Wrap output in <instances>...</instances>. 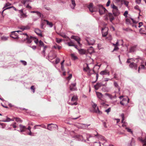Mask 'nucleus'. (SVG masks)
Returning <instances> with one entry per match:
<instances>
[{"label":"nucleus","mask_w":146,"mask_h":146,"mask_svg":"<svg viewBox=\"0 0 146 146\" xmlns=\"http://www.w3.org/2000/svg\"><path fill=\"white\" fill-rule=\"evenodd\" d=\"M125 129L127 130L129 132H131V133H132V131H131V129H130L128 128V127H126Z\"/></svg>","instance_id":"3c124183"},{"label":"nucleus","mask_w":146,"mask_h":146,"mask_svg":"<svg viewBox=\"0 0 146 146\" xmlns=\"http://www.w3.org/2000/svg\"><path fill=\"white\" fill-rule=\"evenodd\" d=\"M129 66L130 68L136 70L137 69V64L133 62L130 63Z\"/></svg>","instance_id":"6e6552de"},{"label":"nucleus","mask_w":146,"mask_h":146,"mask_svg":"<svg viewBox=\"0 0 146 146\" xmlns=\"http://www.w3.org/2000/svg\"><path fill=\"white\" fill-rule=\"evenodd\" d=\"M11 5V3H6L4 7H3V9H4V8H6V7H7Z\"/></svg>","instance_id":"a19ab883"},{"label":"nucleus","mask_w":146,"mask_h":146,"mask_svg":"<svg viewBox=\"0 0 146 146\" xmlns=\"http://www.w3.org/2000/svg\"><path fill=\"white\" fill-rule=\"evenodd\" d=\"M88 8L90 11L92 13L97 11H98L97 8H98L99 11L100 15L103 14L107 11L105 8L100 5H98L97 7H94L92 3H90L88 6Z\"/></svg>","instance_id":"f257e3e1"},{"label":"nucleus","mask_w":146,"mask_h":146,"mask_svg":"<svg viewBox=\"0 0 146 146\" xmlns=\"http://www.w3.org/2000/svg\"><path fill=\"white\" fill-rule=\"evenodd\" d=\"M54 48H55L56 49L58 48V49L59 50L61 48V47L58 45L54 46H53Z\"/></svg>","instance_id":"49530a36"},{"label":"nucleus","mask_w":146,"mask_h":146,"mask_svg":"<svg viewBox=\"0 0 146 146\" xmlns=\"http://www.w3.org/2000/svg\"><path fill=\"white\" fill-rule=\"evenodd\" d=\"M72 77V74H70L69 75V76L67 77V79L69 80Z\"/></svg>","instance_id":"0e129e2a"},{"label":"nucleus","mask_w":146,"mask_h":146,"mask_svg":"<svg viewBox=\"0 0 146 146\" xmlns=\"http://www.w3.org/2000/svg\"><path fill=\"white\" fill-rule=\"evenodd\" d=\"M94 146H101L100 144V143L95 142L94 144Z\"/></svg>","instance_id":"37998d69"},{"label":"nucleus","mask_w":146,"mask_h":146,"mask_svg":"<svg viewBox=\"0 0 146 146\" xmlns=\"http://www.w3.org/2000/svg\"><path fill=\"white\" fill-rule=\"evenodd\" d=\"M20 32V31H13L12 32V35L10 36L12 38L15 39H17L18 38V36L15 34V33L16 32H17L19 33V32Z\"/></svg>","instance_id":"1a4fd4ad"},{"label":"nucleus","mask_w":146,"mask_h":146,"mask_svg":"<svg viewBox=\"0 0 146 146\" xmlns=\"http://www.w3.org/2000/svg\"><path fill=\"white\" fill-rule=\"evenodd\" d=\"M141 0H136V2L137 4H139L140 3Z\"/></svg>","instance_id":"338daca9"},{"label":"nucleus","mask_w":146,"mask_h":146,"mask_svg":"<svg viewBox=\"0 0 146 146\" xmlns=\"http://www.w3.org/2000/svg\"><path fill=\"white\" fill-rule=\"evenodd\" d=\"M134 8L136 10H138L140 12V11L139 9V7L138 6H135L134 7Z\"/></svg>","instance_id":"bf43d9fd"},{"label":"nucleus","mask_w":146,"mask_h":146,"mask_svg":"<svg viewBox=\"0 0 146 146\" xmlns=\"http://www.w3.org/2000/svg\"><path fill=\"white\" fill-rule=\"evenodd\" d=\"M86 67H84L83 68V70L84 71L86 72H90V68L88 66V64H86Z\"/></svg>","instance_id":"aec40b11"},{"label":"nucleus","mask_w":146,"mask_h":146,"mask_svg":"<svg viewBox=\"0 0 146 146\" xmlns=\"http://www.w3.org/2000/svg\"><path fill=\"white\" fill-rule=\"evenodd\" d=\"M38 42L39 44V46H44V44L42 41L40 40Z\"/></svg>","instance_id":"79ce46f5"},{"label":"nucleus","mask_w":146,"mask_h":146,"mask_svg":"<svg viewBox=\"0 0 146 146\" xmlns=\"http://www.w3.org/2000/svg\"><path fill=\"white\" fill-rule=\"evenodd\" d=\"M69 104L71 105H76L77 104V103L76 102H75L74 103H69Z\"/></svg>","instance_id":"4d7b16f0"},{"label":"nucleus","mask_w":146,"mask_h":146,"mask_svg":"<svg viewBox=\"0 0 146 146\" xmlns=\"http://www.w3.org/2000/svg\"><path fill=\"white\" fill-rule=\"evenodd\" d=\"M16 123H14L13 124H12V126H13V127L14 128H16L17 127L16 125Z\"/></svg>","instance_id":"69168bd1"},{"label":"nucleus","mask_w":146,"mask_h":146,"mask_svg":"<svg viewBox=\"0 0 146 146\" xmlns=\"http://www.w3.org/2000/svg\"><path fill=\"white\" fill-rule=\"evenodd\" d=\"M110 0H108L107 4L106 5L107 7H108L110 5Z\"/></svg>","instance_id":"13d9d810"},{"label":"nucleus","mask_w":146,"mask_h":146,"mask_svg":"<svg viewBox=\"0 0 146 146\" xmlns=\"http://www.w3.org/2000/svg\"><path fill=\"white\" fill-rule=\"evenodd\" d=\"M106 39L108 40H111L112 39V37L111 35H109L106 38Z\"/></svg>","instance_id":"603ef678"},{"label":"nucleus","mask_w":146,"mask_h":146,"mask_svg":"<svg viewBox=\"0 0 146 146\" xmlns=\"http://www.w3.org/2000/svg\"><path fill=\"white\" fill-rule=\"evenodd\" d=\"M128 14V12L127 11H126L124 13V15L125 17H127V15Z\"/></svg>","instance_id":"052dcab7"},{"label":"nucleus","mask_w":146,"mask_h":146,"mask_svg":"<svg viewBox=\"0 0 146 146\" xmlns=\"http://www.w3.org/2000/svg\"><path fill=\"white\" fill-rule=\"evenodd\" d=\"M57 128L58 126L57 125L51 124L48 125L47 129L49 130H52L54 128L57 129Z\"/></svg>","instance_id":"20e7f679"},{"label":"nucleus","mask_w":146,"mask_h":146,"mask_svg":"<svg viewBox=\"0 0 146 146\" xmlns=\"http://www.w3.org/2000/svg\"><path fill=\"white\" fill-rule=\"evenodd\" d=\"M86 40L89 45H93L95 42L94 40L91 38H87Z\"/></svg>","instance_id":"39448f33"},{"label":"nucleus","mask_w":146,"mask_h":146,"mask_svg":"<svg viewBox=\"0 0 146 146\" xmlns=\"http://www.w3.org/2000/svg\"><path fill=\"white\" fill-rule=\"evenodd\" d=\"M94 135L95 136H98V137H99L100 136H101V135L98 134V133L96 131H94Z\"/></svg>","instance_id":"c03bdc74"},{"label":"nucleus","mask_w":146,"mask_h":146,"mask_svg":"<svg viewBox=\"0 0 146 146\" xmlns=\"http://www.w3.org/2000/svg\"><path fill=\"white\" fill-rule=\"evenodd\" d=\"M145 68V66L143 65H141L138 68V72H139V70L140 69H144Z\"/></svg>","instance_id":"f704fd0d"},{"label":"nucleus","mask_w":146,"mask_h":146,"mask_svg":"<svg viewBox=\"0 0 146 146\" xmlns=\"http://www.w3.org/2000/svg\"><path fill=\"white\" fill-rule=\"evenodd\" d=\"M119 41L121 43V45H123V40H117V42L116 43V44H113V45L114 46V48L113 50V51H114L115 50H117L119 48L117 46H119Z\"/></svg>","instance_id":"7ed1b4c3"},{"label":"nucleus","mask_w":146,"mask_h":146,"mask_svg":"<svg viewBox=\"0 0 146 146\" xmlns=\"http://www.w3.org/2000/svg\"><path fill=\"white\" fill-rule=\"evenodd\" d=\"M102 36L103 37L106 36L108 33V28L106 27L102 28Z\"/></svg>","instance_id":"423d86ee"},{"label":"nucleus","mask_w":146,"mask_h":146,"mask_svg":"<svg viewBox=\"0 0 146 146\" xmlns=\"http://www.w3.org/2000/svg\"><path fill=\"white\" fill-rule=\"evenodd\" d=\"M108 15L109 17L110 21L111 22L114 19V18L113 16L111 13H109Z\"/></svg>","instance_id":"5701e85b"},{"label":"nucleus","mask_w":146,"mask_h":146,"mask_svg":"<svg viewBox=\"0 0 146 146\" xmlns=\"http://www.w3.org/2000/svg\"><path fill=\"white\" fill-rule=\"evenodd\" d=\"M71 38L73 39L76 41L80 46L81 45L80 42V38L79 37L76 36H71Z\"/></svg>","instance_id":"9d476101"},{"label":"nucleus","mask_w":146,"mask_h":146,"mask_svg":"<svg viewBox=\"0 0 146 146\" xmlns=\"http://www.w3.org/2000/svg\"><path fill=\"white\" fill-rule=\"evenodd\" d=\"M71 56L72 59L73 60H75L78 59L77 57L74 54H72Z\"/></svg>","instance_id":"c756f323"},{"label":"nucleus","mask_w":146,"mask_h":146,"mask_svg":"<svg viewBox=\"0 0 146 146\" xmlns=\"http://www.w3.org/2000/svg\"><path fill=\"white\" fill-rule=\"evenodd\" d=\"M78 138L80 139H83V137L82 136V135H78Z\"/></svg>","instance_id":"774afa93"},{"label":"nucleus","mask_w":146,"mask_h":146,"mask_svg":"<svg viewBox=\"0 0 146 146\" xmlns=\"http://www.w3.org/2000/svg\"><path fill=\"white\" fill-rule=\"evenodd\" d=\"M19 126L20 129V132H21L25 131L27 129L25 126H23L21 124Z\"/></svg>","instance_id":"f8f14e48"},{"label":"nucleus","mask_w":146,"mask_h":146,"mask_svg":"<svg viewBox=\"0 0 146 146\" xmlns=\"http://www.w3.org/2000/svg\"><path fill=\"white\" fill-rule=\"evenodd\" d=\"M96 94L97 96V97L100 100H102V98L103 96V95L102 94L98 92H96Z\"/></svg>","instance_id":"f3484780"},{"label":"nucleus","mask_w":146,"mask_h":146,"mask_svg":"<svg viewBox=\"0 0 146 146\" xmlns=\"http://www.w3.org/2000/svg\"><path fill=\"white\" fill-rule=\"evenodd\" d=\"M111 8L113 9L112 10H116V9H117V7L113 4L111 5Z\"/></svg>","instance_id":"4c0bfd02"},{"label":"nucleus","mask_w":146,"mask_h":146,"mask_svg":"<svg viewBox=\"0 0 146 146\" xmlns=\"http://www.w3.org/2000/svg\"><path fill=\"white\" fill-rule=\"evenodd\" d=\"M44 21L46 22V24L47 25L49 26L50 27H52L53 24L51 22H50L47 20H45Z\"/></svg>","instance_id":"7c9ffc66"},{"label":"nucleus","mask_w":146,"mask_h":146,"mask_svg":"<svg viewBox=\"0 0 146 146\" xmlns=\"http://www.w3.org/2000/svg\"><path fill=\"white\" fill-rule=\"evenodd\" d=\"M130 60H131L132 61H133V59H127V62L128 63H131V61Z\"/></svg>","instance_id":"680f3d73"},{"label":"nucleus","mask_w":146,"mask_h":146,"mask_svg":"<svg viewBox=\"0 0 146 146\" xmlns=\"http://www.w3.org/2000/svg\"><path fill=\"white\" fill-rule=\"evenodd\" d=\"M102 85V84L101 83H98L96 85L94 86V88L96 90H97Z\"/></svg>","instance_id":"412c9836"},{"label":"nucleus","mask_w":146,"mask_h":146,"mask_svg":"<svg viewBox=\"0 0 146 146\" xmlns=\"http://www.w3.org/2000/svg\"><path fill=\"white\" fill-rule=\"evenodd\" d=\"M124 4L126 6V7H128L129 4V2L124 1Z\"/></svg>","instance_id":"5fc2aeb1"},{"label":"nucleus","mask_w":146,"mask_h":146,"mask_svg":"<svg viewBox=\"0 0 146 146\" xmlns=\"http://www.w3.org/2000/svg\"><path fill=\"white\" fill-rule=\"evenodd\" d=\"M77 99V97L76 96H73L71 99V101L72 102H76Z\"/></svg>","instance_id":"2f4dec72"},{"label":"nucleus","mask_w":146,"mask_h":146,"mask_svg":"<svg viewBox=\"0 0 146 146\" xmlns=\"http://www.w3.org/2000/svg\"><path fill=\"white\" fill-rule=\"evenodd\" d=\"M56 42L58 43H60L62 41L61 39H59L58 38H56Z\"/></svg>","instance_id":"864d4df0"},{"label":"nucleus","mask_w":146,"mask_h":146,"mask_svg":"<svg viewBox=\"0 0 146 146\" xmlns=\"http://www.w3.org/2000/svg\"><path fill=\"white\" fill-rule=\"evenodd\" d=\"M78 50L79 53L80 54H85V51L84 50L82 49H81L80 50L78 49Z\"/></svg>","instance_id":"c85d7f7f"},{"label":"nucleus","mask_w":146,"mask_h":146,"mask_svg":"<svg viewBox=\"0 0 146 146\" xmlns=\"http://www.w3.org/2000/svg\"><path fill=\"white\" fill-rule=\"evenodd\" d=\"M114 85L115 87L117 88L118 89L119 91L120 90V88L116 82H114Z\"/></svg>","instance_id":"393cba45"},{"label":"nucleus","mask_w":146,"mask_h":146,"mask_svg":"<svg viewBox=\"0 0 146 146\" xmlns=\"http://www.w3.org/2000/svg\"><path fill=\"white\" fill-rule=\"evenodd\" d=\"M60 61V59L58 58H57L56 59L55 63L56 64H57Z\"/></svg>","instance_id":"09e8293b"},{"label":"nucleus","mask_w":146,"mask_h":146,"mask_svg":"<svg viewBox=\"0 0 146 146\" xmlns=\"http://www.w3.org/2000/svg\"><path fill=\"white\" fill-rule=\"evenodd\" d=\"M31 89L32 90L33 93L35 92V88L34 87V86H32L31 88Z\"/></svg>","instance_id":"a18cd8bd"},{"label":"nucleus","mask_w":146,"mask_h":146,"mask_svg":"<svg viewBox=\"0 0 146 146\" xmlns=\"http://www.w3.org/2000/svg\"><path fill=\"white\" fill-rule=\"evenodd\" d=\"M25 38L26 39H27V42L28 43H30L32 41L31 39H29L28 38V36H27V34L25 33Z\"/></svg>","instance_id":"bb28decb"},{"label":"nucleus","mask_w":146,"mask_h":146,"mask_svg":"<svg viewBox=\"0 0 146 146\" xmlns=\"http://www.w3.org/2000/svg\"><path fill=\"white\" fill-rule=\"evenodd\" d=\"M15 118V119L16 121L17 122H19L20 123H21L23 121L22 120H21L19 118L16 117Z\"/></svg>","instance_id":"473e14b6"},{"label":"nucleus","mask_w":146,"mask_h":146,"mask_svg":"<svg viewBox=\"0 0 146 146\" xmlns=\"http://www.w3.org/2000/svg\"><path fill=\"white\" fill-rule=\"evenodd\" d=\"M97 105L96 104L94 103L92 106V107L94 108V111L99 114H102V112L100 111L98 107H97Z\"/></svg>","instance_id":"f03ea898"},{"label":"nucleus","mask_w":146,"mask_h":146,"mask_svg":"<svg viewBox=\"0 0 146 146\" xmlns=\"http://www.w3.org/2000/svg\"><path fill=\"white\" fill-rule=\"evenodd\" d=\"M129 99L127 98H124L122 101L120 102V104L124 106L127 105L129 103Z\"/></svg>","instance_id":"0eeeda50"},{"label":"nucleus","mask_w":146,"mask_h":146,"mask_svg":"<svg viewBox=\"0 0 146 146\" xmlns=\"http://www.w3.org/2000/svg\"><path fill=\"white\" fill-rule=\"evenodd\" d=\"M116 10H112L113 14L115 16H117L119 14L118 9H116Z\"/></svg>","instance_id":"6ab92c4d"},{"label":"nucleus","mask_w":146,"mask_h":146,"mask_svg":"<svg viewBox=\"0 0 146 146\" xmlns=\"http://www.w3.org/2000/svg\"><path fill=\"white\" fill-rule=\"evenodd\" d=\"M8 38V37L3 36L1 37V39L5 41L7 40Z\"/></svg>","instance_id":"c9c22d12"},{"label":"nucleus","mask_w":146,"mask_h":146,"mask_svg":"<svg viewBox=\"0 0 146 146\" xmlns=\"http://www.w3.org/2000/svg\"><path fill=\"white\" fill-rule=\"evenodd\" d=\"M90 125V124L87 125L85 124H81L80 125V127L82 129H86Z\"/></svg>","instance_id":"dca6fc26"},{"label":"nucleus","mask_w":146,"mask_h":146,"mask_svg":"<svg viewBox=\"0 0 146 146\" xmlns=\"http://www.w3.org/2000/svg\"><path fill=\"white\" fill-rule=\"evenodd\" d=\"M20 62H21L25 66L27 64V62L24 60H21Z\"/></svg>","instance_id":"8fccbe9b"},{"label":"nucleus","mask_w":146,"mask_h":146,"mask_svg":"<svg viewBox=\"0 0 146 146\" xmlns=\"http://www.w3.org/2000/svg\"><path fill=\"white\" fill-rule=\"evenodd\" d=\"M30 28V27L28 25L26 26H21L19 27V29L23 31L25 30L29 29Z\"/></svg>","instance_id":"4468645a"},{"label":"nucleus","mask_w":146,"mask_h":146,"mask_svg":"<svg viewBox=\"0 0 146 146\" xmlns=\"http://www.w3.org/2000/svg\"><path fill=\"white\" fill-rule=\"evenodd\" d=\"M121 117H122V122L123 123V121L124 119V115L123 114H122L121 115Z\"/></svg>","instance_id":"6e6d98bb"},{"label":"nucleus","mask_w":146,"mask_h":146,"mask_svg":"<svg viewBox=\"0 0 146 146\" xmlns=\"http://www.w3.org/2000/svg\"><path fill=\"white\" fill-rule=\"evenodd\" d=\"M56 55L55 54H53V56H50L49 57L50 58L51 60H52L53 59L55 58L56 57Z\"/></svg>","instance_id":"e433bc0d"},{"label":"nucleus","mask_w":146,"mask_h":146,"mask_svg":"<svg viewBox=\"0 0 146 146\" xmlns=\"http://www.w3.org/2000/svg\"><path fill=\"white\" fill-rule=\"evenodd\" d=\"M26 7L27 8H28L29 9H30L32 8L31 7L29 6V4H28L27 5V6H26Z\"/></svg>","instance_id":"e2e57ef3"},{"label":"nucleus","mask_w":146,"mask_h":146,"mask_svg":"<svg viewBox=\"0 0 146 146\" xmlns=\"http://www.w3.org/2000/svg\"><path fill=\"white\" fill-rule=\"evenodd\" d=\"M35 33L39 36L43 37L41 31L38 29H36L35 30Z\"/></svg>","instance_id":"9b49d317"},{"label":"nucleus","mask_w":146,"mask_h":146,"mask_svg":"<svg viewBox=\"0 0 146 146\" xmlns=\"http://www.w3.org/2000/svg\"><path fill=\"white\" fill-rule=\"evenodd\" d=\"M76 86V83H74L72 84L70 86V89L71 91H74L76 90L75 87Z\"/></svg>","instance_id":"ddd939ff"},{"label":"nucleus","mask_w":146,"mask_h":146,"mask_svg":"<svg viewBox=\"0 0 146 146\" xmlns=\"http://www.w3.org/2000/svg\"><path fill=\"white\" fill-rule=\"evenodd\" d=\"M15 118H14L13 119H10L8 117H7L6 119L4 120H3V121L5 122H9L11 121H14V119H15Z\"/></svg>","instance_id":"4be33fe9"},{"label":"nucleus","mask_w":146,"mask_h":146,"mask_svg":"<svg viewBox=\"0 0 146 146\" xmlns=\"http://www.w3.org/2000/svg\"><path fill=\"white\" fill-rule=\"evenodd\" d=\"M105 95L106 96L108 97L110 99H112L113 98V96L110 94L108 93H105Z\"/></svg>","instance_id":"58836bf2"},{"label":"nucleus","mask_w":146,"mask_h":146,"mask_svg":"<svg viewBox=\"0 0 146 146\" xmlns=\"http://www.w3.org/2000/svg\"><path fill=\"white\" fill-rule=\"evenodd\" d=\"M31 13H36L38 15L39 17H40L41 16V13L38 11H33L31 12Z\"/></svg>","instance_id":"72a5a7b5"},{"label":"nucleus","mask_w":146,"mask_h":146,"mask_svg":"<svg viewBox=\"0 0 146 146\" xmlns=\"http://www.w3.org/2000/svg\"><path fill=\"white\" fill-rule=\"evenodd\" d=\"M72 4V6H71V7L72 9H74V7L76 5L75 3V1L74 0H71Z\"/></svg>","instance_id":"cd10ccee"},{"label":"nucleus","mask_w":146,"mask_h":146,"mask_svg":"<svg viewBox=\"0 0 146 146\" xmlns=\"http://www.w3.org/2000/svg\"><path fill=\"white\" fill-rule=\"evenodd\" d=\"M67 44L69 46H74V42L72 41H70V42H68L67 43Z\"/></svg>","instance_id":"a878e982"},{"label":"nucleus","mask_w":146,"mask_h":146,"mask_svg":"<svg viewBox=\"0 0 146 146\" xmlns=\"http://www.w3.org/2000/svg\"><path fill=\"white\" fill-rule=\"evenodd\" d=\"M100 74L102 75H109L110 74L109 72L107 70H104L100 72Z\"/></svg>","instance_id":"2eb2a0df"},{"label":"nucleus","mask_w":146,"mask_h":146,"mask_svg":"<svg viewBox=\"0 0 146 146\" xmlns=\"http://www.w3.org/2000/svg\"><path fill=\"white\" fill-rule=\"evenodd\" d=\"M13 8L15 10V11H16V9L14 7L12 6V7H7V8L4 9H3V11H2V13L5 10H6V9H10L11 8Z\"/></svg>","instance_id":"ea45409f"},{"label":"nucleus","mask_w":146,"mask_h":146,"mask_svg":"<svg viewBox=\"0 0 146 146\" xmlns=\"http://www.w3.org/2000/svg\"><path fill=\"white\" fill-rule=\"evenodd\" d=\"M111 110V108H109L107 109L106 110H105V111L108 114L110 111Z\"/></svg>","instance_id":"de8ad7c7"},{"label":"nucleus","mask_w":146,"mask_h":146,"mask_svg":"<svg viewBox=\"0 0 146 146\" xmlns=\"http://www.w3.org/2000/svg\"><path fill=\"white\" fill-rule=\"evenodd\" d=\"M136 46H135L131 47L129 50L130 52H133L135 51L136 49Z\"/></svg>","instance_id":"b1692460"},{"label":"nucleus","mask_w":146,"mask_h":146,"mask_svg":"<svg viewBox=\"0 0 146 146\" xmlns=\"http://www.w3.org/2000/svg\"><path fill=\"white\" fill-rule=\"evenodd\" d=\"M138 139L141 142L145 143V144L146 145V136L144 139L142 138L139 137Z\"/></svg>","instance_id":"a211bd4d"}]
</instances>
